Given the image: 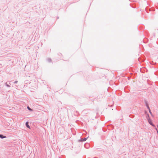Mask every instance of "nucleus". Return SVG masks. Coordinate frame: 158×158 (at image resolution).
Segmentation results:
<instances>
[{"label": "nucleus", "instance_id": "nucleus-1", "mask_svg": "<svg viewBox=\"0 0 158 158\" xmlns=\"http://www.w3.org/2000/svg\"><path fill=\"white\" fill-rule=\"evenodd\" d=\"M148 122L151 125H152V126L153 127L155 126L154 124L152 123V121L150 119H148Z\"/></svg>", "mask_w": 158, "mask_h": 158}, {"label": "nucleus", "instance_id": "nucleus-2", "mask_svg": "<svg viewBox=\"0 0 158 158\" xmlns=\"http://www.w3.org/2000/svg\"><path fill=\"white\" fill-rule=\"evenodd\" d=\"M26 126H27V127L28 128L30 129V126H29V125H28V122H27L26 123Z\"/></svg>", "mask_w": 158, "mask_h": 158}, {"label": "nucleus", "instance_id": "nucleus-3", "mask_svg": "<svg viewBox=\"0 0 158 158\" xmlns=\"http://www.w3.org/2000/svg\"><path fill=\"white\" fill-rule=\"evenodd\" d=\"M86 139H87L86 138H85L82 139H81V141H85L86 140Z\"/></svg>", "mask_w": 158, "mask_h": 158}, {"label": "nucleus", "instance_id": "nucleus-4", "mask_svg": "<svg viewBox=\"0 0 158 158\" xmlns=\"http://www.w3.org/2000/svg\"><path fill=\"white\" fill-rule=\"evenodd\" d=\"M0 137L1 138H5L6 137L5 136H3V135H0Z\"/></svg>", "mask_w": 158, "mask_h": 158}, {"label": "nucleus", "instance_id": "nucleus-5", "mask_svg": "<svg viewBox=\"0 0 158 158\" xmlns=\"http://www.w3.org/2000/svg\"><path fill=\"white\" fill-rule=\"evenodd\" d=\"M27 108L29 110H32L29 108V106H27Z\"/></svg>", "mask_w": 158, "mask_h": 158}, {"label": "nucleus", "instance_id": "nucleus-6", "mask_svg": "<svg viewBox=\"0 0 158 158\" xmlns=\"http://www.w3.org/2000/svg\"><path fill=\"white\" fill-rule=\"evenodd\" d=\"M17 82H18L17 81H15V82H14V83H17Z\"/></svg>", "mask_w": 158, "mask_h": 158}]
</instances>
